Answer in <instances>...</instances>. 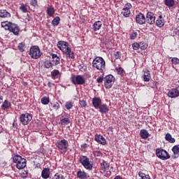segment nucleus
<instances>
[{
    "label": "nucleus",
    "instance_id": "nucleus-15",
    "mask_svg": "<svg viewBox=\"0 0 179 179\" xmlns=\"http://www.w3.org/2000/svg\"><path fill=\"white\" fill-rule=\"evenodd\" d=\"M179 96V91L177 88L171 89L168 92V96L171 97V99H176V97H178Z\"/></svg>",
    "mask_w": 179,
    "mask_h": 179
},
{
    "label": "nucleus",
    "instance_id": "nucleus-26",
    "mask_svg": "<svg viewBox=\"0 0 179 179\" xmlns=\"http://www.w3.org/2000/svg\"><path fill=\"white\" fill-rule=\"evenodd\" d=\"M108 169H110V166L108 165V164H107V162H103V163L101 164V170L103 173L105 171H107V170H108Z\"/></svg>",
    "mask_w": 179,
    "mask_h": 179
},
{
    "label": "nucleus",
    "instance_id": "nucleus-49",
    "mask_svg": "<svg viewBox=\"0 0 179 179\" xmlns=\"http://www.w3.org/2000/svg\"><path fill=\"white\" fill-rule=\"evenodd\" d=\"M79 104L82 107H86V106H87V103H86V101H85V100L80 101Z\"/></svg>",
    "mask_w": 179,
    "mask_h": 179
},
{
    "label": "nucleus",
    "instance_id": "nucleus-35",
    "mask_svg": "<svg viewBox=\"0 0 179 179\" xmlns=\"http://www.w3.org/2000/svg\"><path fill=\"white\" fill-rule=\"evenodd\" d=\"M59 20H61V19L59 18V17H56L55 18H54L52 21V24L53 26H58V24H59Z\"/></svg>",
    "mask_w": 179,
    "mask_h": 179
},
{
    "label": "nucleus",
    "instance_id": "nucleus-28",
    "mask_svg": "<svg viewBox=\"0 0 179 179\" xmlns=\"http://www.w3.org/2000/svg\"><path fill=\"white\" fill-rule=\"evenodd\" d=\"M10 106V102L8 101V100H5L3 104L1 105V108L2 110H7V108H9Z\"/></svg>",
    "mask_w": 179,
    "mask_h": 179
},
{
    "label": "nucleus",
    "instance_id": "nucleus-34",
    "mask_svg": "<svg viewBox=\"0 0 179 179\" xmlns=\"http://www.w3.org/2000/svg\"><path fill=\"white\" fill-rule=\"evenodd\" d=\"M20 10L23 13H27V6L26 4L22 3L20 6Z\"/></svg>",
    "mask_w": 179,
    "mask_h": 179
},
{
    "label": "nucleus",
    "instance_id": "nucleus-19",
    "mask_svg": "<svg viewBox=\"0 0 179 179\" xmlns=\"http://www.w3.org/2000/svg\"><path fill=\"white\" fill-rule=\"evenodd\" d=\"M92 105L95 108H99L101 105V99L98 97H94L92 99Z\"/></svg>",
    "mask_w": 179,
    "mask_h": 179
},
{
    "label": "nucleus",
    "instance_id": "nucleus-33",
    "mask_svg": "<svg viewBox=\"0 0 179 179\" xmlns=\"http://www.w3.org/2000/svg\"><path fill=\"white\" fill-rule=\"evenodd\" d=\"M62 125H68L71 122V120L68 117H65L60 120Z\"/></svg>",
    "mask_w": 179,
    "mask_h": 179
},
{
    "label": "nucleus",
    "instance_id": "nucleus-46",
    "mask_svg": "<svg viewBox=\"0 0 179 179\" xmlns=\"http://www.w3.org/2000/svg\"><path fill=\"white\" fill-rule=\"evenodd\" d=\"M116 71L118 75H122L124 73V69L122 67H116Z\"/></svg>",
    "mask_w": 179,
    "mask_h": 179
},
{
    "label": "nucleus",
    "instance_id": "nucleus-39",
    "mask_svg": "<svg viewBox=\"0 0 179 179\" xmlns=\"http://www.w3.org/2000/svg\"><path fill=\"white\" fill-rule=\"evenodd\" d=\"M52 179H65V177L62 174L56 173Z\"/></svg>",
    "mask_w": 179,
    "mask_h": 179
},
{
    "label": "nucleus",
    "instance_id": "nucleus-41",
    "mask_svg": "<svg viewBox=\"0 0 179 179\" xmlns=\"http://www.w3.org/2000/svg\"><path fill=\"white\" fill-rule=\"evenodd\" d=\"M59 75V71L55 69L51 72L52 78H55V76H58Z\"/></svg>",
    "mask_w": 179,
    "mask_h": 179
},
{
    "label": "nucleus",
    "instance_id": "nucleus-61",
    "mask_svg": "<svg viewBox=\"0 0 179 179\" xmlns=\"http://www.w3.org/2000/svg\"><path fill=\"white\" fill-rule=\"evenodd\" d=\"M0 134H2V130L0 129Z\"/></svg>",
    "mask_w": 179,
    "mask_h": 179
},
{
    "label": "nucleus",
    "instance_id": "nucleus-3",
    "mask_svg": "<svg viewBox=\"0 0 179 179\" xmlns=\"http://www.w3.org/2000/svg\"><path fill=\"white\" fill-rule=\"evenodd\" d=\"M13 162L16 164V167L18 170H23L26 167L27 160L20 155L14 156Z\"/></svg>",
    "mask_w": 179,
    "mask_h": 179
},
{
    "label": "nucleus",
    "instance_id": "nucleus-48",
    "mask_svg": "<svg viewBox=\"0 0 179 179\" xmlns=\"http://www.w3.org/2000/svg\"><path fill=\"white\" fill-rule=\"evenodd\" d=\"M103 80H104V77H103V76L98 77L96 79L97 83H103Z\"/></svg>",
    "mask_w": 179,
    "mask_h": 179
},
{
    "label": "nucleus",
    "instance_id": "nucleus-8",
    "mask_svg": "<svg viewBox=\"0 0 179 179\" xmlns=\"http://www.w3.org/2000/svg\"><path fill=\"white\" fill-rule=\"evenodd\" d=\"M156 155L157 157L162 160H167V159L170 158V155H169V152L163 149H157Z\"/></svg>",
    "mask_w": 179,
    "mask_h": 179
},
{
    "label": "nucleus",
    "instance_id": "nucleus-53",
    "mask_svg": "<svg viewBox=\"0 0 179 179\" xmlns=\"http://www.w3.org/2000/svg\"><path fill=\"white\" fill-rule=\"evenodd\" d=\"M27 17L25 18V22H31V21H33V18H31V17H30V15H29V14H27Z\"/></svg>",
    "mask_w": 179,
    "mask_h": 179
},
{
    "label": "nucleus",
    "instance_id": "nucleus-57",
    "mask_svg": "<svg viewBox=\"0 0 179 179\" xmlns=\"http://www.w3.org/2000/svg\"><path fill=\"white\" fill-rule=\"evenodd\" d=\"M114 179H122L120 176H116Z\"/></svg>",
    "mask_w": 179,
    "mask_h": 179
},
{
    "label": "nucleus",
    "instance_id": "nucleus-29",
    "mask_svg": "<svg viewBox=\"0 0 179 179\" xmlns=\"http://www.w3.org/2000/svg\"><path fill=\"white\" fill-rule=\"evenodd\" d=\"M172 151L173 152L174 156H176L177 157H178V155H179V145H174L172 148Z\"/></svg>",
    "mask_w": 179,
    "mask_h": 179
},
{
    "label": "nucleus",
    "instance_id": "nucleus-56",
    "mask_svg": "<svg viewBox=\"0 0 179 179\" xmlns=\"http://www.w3.org/2000/svg\"><path fill=\"white\" fill-rule=\"evenodd\" d=\"M81 148H83L84 149H86V148H87V144L84 143L81 145Z\"/></svg>",
    "mask_w": 179,
    "mask_h": 179
},
{
    "label": "nucleus",
    "instance_id": "nucleus-31",
    "mask_svg": "<svg viewBox=\"0 0 179 179\" xmlns=\"http://www.w3.org/2000/svg\"><path fill=\"white\" fill-rule=\"evenodd\" d=\"M44 66L45 68H47L48 69L49 68H52V66H54V64H52V62H51V60H46L45 62H44Z\"/></svg>",
    "mask_w": 179,
    "mask_h": 179
},
{
    "label": "nucleus",
    "instance_id": "nucleus-37",
    "mask_svg": "<svg viewBox=\"0 0 179 179\" xmlns=\"http://www.w3.org/2000/svg\"><path fill=\"white\" fill-rule=\"evenodd\" d=\"M138 176L139 177H141V179H150V176H149V175L143 173L141 171L138 173Z\"/></svg>",
    "mask_w": 179,
    "mask_h": 179
},
{
    "label": "nucleus",
    "instance_id": "nucleus-23",
    "mask_svg": "<svg viewBox=\"0 0 179 179\" xmlns=\"http://www.w3.org/2000/svg\"><path fill=\"white\" fill-rule=\"evenodd\" d=\"M98 108H99V113L101 114H107L108 113V107H107L106 104H101Z\"/></svg>",
    "mask_w": 179,
    "mask_h": 179
},
{
    "label": "nucleus",
    "instance_id": "nucleus-27",
    "mask_svg": "<svg viewBox=\"0 0 179 179\" xmlns=\"http://www.w3.org/2000/svg\"><path fill=\"white\" fill-rule=\"evenodd\" d=\"M166 141H168L170 143H174L176 139L171 136V134L167 133L165 136Z\"/></svg>",
    "mask_w": 179,
    "mask_h": 179
},
{
    "label": "nucleus",
    "instance_id": "nucleus-38",
    "mask_svg": "<svg viewBox=\"0 0 179 179\" xmlns=\"http://www.w3.org/2000/svg\"><path fill=\"white\" fill-rule=\"evenodd\" d=\"M41 103L42 104L47 105L48 103H50V98L47 96H44L41 99Z\"/></svg>",
    "mask_w": 179,
    "mask_h": 179
},
{
    "label": "nucleus",
    "instance_id": "nucleus-30",
    "mask_svg": "<svg viewBox=\"0 0 179 179\" xmlns=\"http://www.w3.org/2000/svg\"><path fill=\"white\" fill-rule=\"evenodd\" d=\"M87 174H86V172L85 171H79L78 173H77V176L78 178H80V179H85L87 177Z\"/></svg>",
    "mask_w": 179,
    "mask_h": 179
},
{
    "label": "nucleus",
    "instance_id": "nucleus-21",
    "mask_svg": "<svg viewBox=\"0 0 179 179\" xmlns=\"http://www.w3.org/2000/svg\"><path fill=\"white\" fill-rule=\"evenodd\" d=\"M63 53L67 55L68 57L70 58L71 59H73V58H75V54L69 47L67 48L66 51H64Z\"/></svg>",
    "mask_w": 179,
    "mask_h": 179
},
{
    "label": "nucleus",
    "instance_id": "nucleus-42",
    "mask_svg": "<svg viewBox=\"0 0 179 179\" xmlns=\"http://www.w3.org/2000/svg\"><path fill=\"white\" fill-rule=\"evenodd\" d=\"M65 107L67 110H71L72 107H73V104L71 101H68L66 103Z\"/></svg>",
    "mask_w": 179,
    "mask_h": 179
},
{
    "label": "nucleus",
    "instance_id": "nucleus-50",
    "mask_svg": "<svg viewBox=\"0 0 179 179\" xmlns=\"http://www.w3.org/2000/svg\"><path fill=\"white\" fill-rule=\"evenodd\" d=\"M132 47L134 48V50H139V43H134L132 44Z\"/></svg>",
    "mask_w": 179,
    "mask_h": 179
},
{
    "label": "nucleus",
    "instance_id": "nucleus-22",
    "mask_svg": "<svg viewBox=\"0 0 179 179\" xmlns=\"http://www.w3.org/2000/svg\"><path fill=\"white\" fill-rule=\"evenodd\" d=\"M0 17L8 19L10 17V13L8 12L6 10H0Z\"/></svg>",
    "mask_w": 179,
    "mask_h": 179
},
{
    "label": "nucleus",
    "instance_id": "nucleus-7",
    "mask_svg": "<svg viewBox=\"0 0 179 179\" xmlns=\"http://www.w3.org/2000/svg\"><path fill=\"white\" fill-rule=\"evenodd\" d=\"M33 115L30 113H22L20 115V121L22 125H28L31 121Z\"/></svg>",
    "mask_w": 179,
    "mask_h": 179
},
{
    "label": "nucleus",
    "instance_id": "nucleus-17",
    "mask_svg": "<svg viewBox=\"0 0 179 179\" xmlns=\"http://www.w3.org/2000/svg\"><path fill=\"white\" fill-rule=\"evenodd\" d=\"M95 141L98 143H100L101 145H106L107 143V141H106V138L101 135H95Z\"/></svg>",
    "mask_w": 179,
    "mask_h": 179
},
{
    "label": "nucleus",
    "instance_id": "nucleus-11",
    "mask_svg": "<svg viewBox=\"0 0 179 179\" xmlns=\"http://www.w3.org/2000/svg\"><path fill=\"white\" fill-rule=\"evenodd\" d=\"M68 146H69V143H68V141L63 139L60 141L57 142V148L60 150H63V152H66V150L68 149Z\"/></svg>",
    "mask_w": 179,
    "mask_h": 179
},
{
    "label": "nucleus",
    "instance_id": "nucleus-55",
    "mask_svg": "<svg viewBox=\"0 0 179 179\" xmlns=\"http://www.w3.org/2000/svg\"><path fill=\"white\" fill-rule=\"evenodd\" d=\"M94 155L95 156H101V152H100V151H96V152H94Z\"/></svg>",
    "mask_w": 179,
    "mask_h": 179
},
{
    "label": "nucleus",
    "instance_id": "nucleus-5",
    "mask_svg": "<svg viewBox=\"0 0 179 179\" xmlns=\"http://www.w3.org/2000/svg\"><path fill=\"white\" fill-rule=\"evenodd\" d=\"M79 162L83 166L86 170H92L93 169V165L90 164V160L86 156H80L79 158Z\"/></svg>",
    "mask_w": 179,
    "mask_h": 179
},
{
    "label": "nucleus",
    "instance_id": "nucleus-52",
    "mask_svg": "<svg viewBox=\"0 0 179 179\" xmlns=\"http://www.w3.org/2000/svg\"><path fill=\"white\" fill-rule=\"evenodd\" d=\"M30 5H31V6H37V0H31Z\"/></svg>",
    "mask_w": 179,
    "mask_h": 179
},
{
    "label": "nucleus",
    "instance_id": "nucleus-1",
    "mask_svg": "<svg viewBox=\"0 0 179 179\" xmlns=\"http://www.w3.org/2000/svg\"><path fill=\"white\" fill-rule=\"evenodd\" d=\"M1 27H4L6 30H9V31L13 33L15 36H17L19 34V31H20V29H19V26H17V24L8 22V21L2 22Z\"/></svg>",
    "mask_w": 179,
    "mask_h": 179
},
{
    "label": "nucleus",
    "instance_id": "nucleus-24",
    "mask_svg": "<svg viewBox=\"0 0 179 179\" xmlns=\"http://www.w3.org/2000/svg\"><path fill=\"white\" fill-rule=\"evenodd\" d=\"M101 26H103V24L101 23V21L95 22L93 24L94 31H97V30H100V29H101Z\"/></svg>",
    "mask_w": 179,
    "mask_h": 179
},
{
    "label": "nucleus",
    "instance_id": "nucleus-13",
    "mask_svg": "<svg viewBox=\"0 0 179 179\" xmlns=\"http://www.w3.org/2000/svg\"><path fill=\"white\" fill-rule=\"evenodd\" d=\"M57 48L64 52V51H66L67 48H69L68 42H65L64 41H59L57 44Z\"/></svg>",
    "mask_w": 179,
    "mask_h": 179
},
{
    "label": "nucleus",
    "instance_id": "nucleus-16",
    "mask_svg": "<svg viewBox=\"0 0 179 179\" xmlns=\"http://www.w3.org/2000/svg\"><path fill=\"white\" fill-rule=\"evenodd\" d=\"M52 57V64L53 66H57L61 64V59L58 57L57 54H51Z\"/></svg>",
    "mask_w": 179,
    "mask_h": 179
},
{
    "label": "nucleus",
    "instance_id": "nucleus-10",
    "mask_svg": "<svg viewBox=\"0 0 179 179\" xmlns=\"http://www.w3.org/2000/svg\"><path fill=\"white\" fill-rule=\"evenodd\" d=\"M71 82L73 85H83L85 84V77L83 76H73L71 77Z\"/></svg>",
    "mask_w": 179,
    "mask_h": 179
},
{
    "label": "nucleus",
    "instance_id": "nucleus-60",
    "mask_svg": "<svg viewBox=\"0 0 179 179\" xmlns=\"http://www.w3.org/2000/svg\"><path fill=\"white\" fill-rule=\"evenodd\" d=\"M163 17L162 15H159V20H162Z\"/></svg>",
    "mask_w": 179,
    "mask_h": 179
},
{
    "label": "nucleus",
    "instance_id": "nucleus-14",
    "mask_svg": "<svg viewBox=\"0 0 179 179\" xmlns=\"http://www.w3.org/2000/svg\"><path fill=\"white\" fill-rule=\"evenodd\" d=\"M136 22L138 23V24H143L146 23V18L143 13H140L136 16Z\"/></svg>",
    "mask_w": 179,
    "mask_h": 179
},
{
    "label": "nucleus",
    "instance_id": "nucleus-20",
    "mask_svg": "<svg viewBox=\"0 0 179 179\" xmlns=\"http://www.w3.org/2000/svg\"><path fill=\"white\" fill-rule=\"evenodd\" d=\"M144 74H143V79L144 82H149L150 79H152V76H150V71L148 69L143 70Z\"/></svg>",
    "mask_w": 179,
    "mask_h": 179
},
{
    "label": "nucleus",
    "instance_id": "nucleus-44",
    "mask_svg": "<svg viewBox=\"0 0 179 179\" xmlns=\"http://www.w3.org/2000/svg\"><path fill=\"white\" fill-rule=\"evenodd\" d=\"M47 13L49 16H52V15L55 13V10H54V8H48L47 10Z\"/></svg>",
    "mask_w": 179,
    "mask_h": 179
},
{
    "label": "nucleus",
    "instance_id": "nucleus-32",
    "mask_svg": "<svg viewBox=\"0 0 179 179\" xmlns=\"http://www.w3.org/2000/svg\"><path fill=\"white\" fill-rule=\"evenodd\" d=\"M174 0H165V5L169 8H172L175 5Z\"/></svg>",
    "mask_w": 179,
    "mask_h": 179
},
{
    "label": "nucleus",
    "instance_id": "nucleus-45",
    "mask_svg": "<svg viewBox=\"0 0 179 179\" xmlns=\"http://www.w3.org/2000/svg\"><path fill=\"white\" fill-rule=\"evenodd\" d=\"M113 57L115 59H120V58H121V52H115Z\"/></svg>",
    "mask_w": 179,
    "mask_h": 179
},
{
    "label": "nucleus",
    "instance_id": "nucleus-6",
    "mask_svg": "<svg viewBox=\"0 0 179 179\" xmlns=\"http://www.w3.org/2000/svg\"><path fill=\"white\" fill-rule=\"evenodd\" d=\"M103 80L106 89H111L114 85V82H115V78L113 75H108L104 78Z\"/></svg>",
    "mask_w": 179,
    "mask_h": 179
},
{
    "label": "nucleus",
    "instance_id": "nucleus-59",
    "mask_svg": "<svg viewBox=\"0 0 179 179\" xmlns=\"http://www.w3.org/2000/svg\"><path fill=\"white\" fill-rule=\"evenodd\" d=\"M3 97H2V96H0V101H2Z\"/></svg>",
    "mask_w": 179,
    "mask_h": 179
},
{
    "label": "nucleus",
    "instance_id": "nucleus-47",
    "mask_svg": "<svg viewBox=\"0 0 179 179\" xmlns=\"http://www.w3.org/2000/svg\"><path fill=\"white\" fill-rule=\"evenodd\" d=\"M171 62H172V64L177 65V64H179V59L177 57H173L172 58Z\"/></svg>",
    "mask_w": 179,
    "mask_h": 179
},
{
    "label": "nucleus",
    "instance_id": "nucleus-40",
    "mask_svg": "<svg viewBox=\"0 0 179 179\" xmlns=\"http://www.w3.org/2000/svg\"><path fill=\"white\" fill-rule=\"evenodd\" d=\"M139 48H141V50H146V48H148V45H146V43L143 42H140Z\"/></svg>",
    "mask_w": 179,
    "mask_h": 179
},
{
    "label": "nucleus",
    "instance_id": "nucleus-36",
    "mask_svg": "<svg viewBox=\"0 0 179 179\" xmlns=\"http://www.w3.org/2000/svg\"><path fill=\"white\" fill-rule=\"evenodd\" d=\"M156 24L158 27H163L164 26V20H157Z\"/></svg>",
    "mask_w": 179,
    "mask_h": 179
},
{
    "label": "nucleus",
    "instance_id": "nucleus-18",
    "mask_svg": "<svg viewBox=\"0 0 179 179\" xmlns=\"http://www.w3.org/2000/svg\"><path fill=\"white\" fill-rule=\"evenodd\" d=\"M50 168H43L41 172V177L44 179L50 178Z\"/></svg>",
    "mask_w": 179,
    "mask_h": 179
},
{
    "label": "nucleus",
    "instance_id": "nucleus-9",
    "mask_svg": "<svg viewBox=\"0 0 179 179\" xmlns=\"http://www.w3.org/2000/svg\"><path fill=\"white\" fill-rule=\"evenodd\" d=\"M132 8V5L128 3L124 5V8L122 9L121 15H122L123 17H129L131 16V10Z\"/></svg>",
    "mask_w": 179,
    "mask_h": 179
},
{
    "label": "nucleus",
    "instance_id": "nucleus-12",
    "mask_svg": "<svg viewBox=\"0 0 179 179\" xmlns=\"http://www.w3.org/2000/svg\"><path fill=\"white\" fill-rule=\"evenodd\" d=\"M145 22L146 23H148V24H154L156 22L155 14H153V13H148L145 17Z\"/></svg>",
    "mask_w": 179,
    "mask_h": 179
},
{
    "label": "nucleus",
    "instance_id": "nucleus-2",
    "mask_svg": "<svg viewBox=\"0 0 179 179\" xmlns=\"http://www.w3.org/2000/svg\"><path fill=\"white\" fill-rule=\"evenodd\" d=\"M92 66L98 71H104L106 69V61L103 57H97L93 60Z\"/></svg>",
    "mask_w": 179,
    "mask_h": 179
},
{
    "label": "nucleus",
    "instance_id": "nucleus-43",
    "mask_svg": "<svg viewBox=\"0 0 179 179\" xmlns=\"http://www.w3.org/2000/svg\"><path fill=\"white\" fill-rule=\"evenodd\" d=\"M18 50L21 52H23V51H24V43H20L18 45Z\"/></svg>",
    "mask_w": 179,
    "mask_h": 179
},
{
    "label": "nucleus",
    "instance_id": "nucleus-62",
    "mask_svg": "<svg viewBox=\"0 0 179 179\" xmlns=\"http://www.w3.org/2000/svg\"><path fill=\"white\" fill-rule=\"evenodd\" d=\"M0 104H1V101H0Z\"/></svg>",
    "mask_w": 179,
    "mask_h": 179
},
{
    "label": "nucleus",
    "instance_id": "nucleus-51",
    "mask_svg": "<svg viewBox=\"0 0 179 179\" xmlns=\"http://www.w3.org/2000/svg\"><path fill=\"white\" fill-rule=\"evenodd\" d=\"M136 36H138V34H136V32H134L130 35V38L131 40H135V38H136Z\"/></svg>",
    "mask_w": 179,
    "mask_h": 179
},
{
    "label": "nucleus",
    "instance_id": "nucleus-4",
    "mask_svg": "<svg viewBox=\"0 0 179 179\" xmlns=\"http://www.w3.org/2000/svg\"><path fill=\"white\" fill-rule=\"evenodd\" d=\"M42 52L40 51V48L37 45L31 47L29 50V55L34 59H38L42 55Z\"/></svg>",
    "mask_w": 179,
    "mask_h": 179
},
{
    "label": "nucleus",
    "instance_id": "nucleus-54",
    "mask_svg": "<svg viewBox=\"0 0 179 179\" xmlns=\"http://www.w3.org/2000/svg\"><path fill=\"white\" fill-rule=\"evenodd\" d=\"M53 108H55V110H58L59 108V103H55L53 104Z\"/></svg>",
    "mask_w": 179,
    "mask_h": 179
},
{
    "label": "nucleus",
    "instance_id": "nucleus-25",
    "mask_svg": "<svg viewBox=\"0 0 179 179\" xmlns=\"http://www.w3.org/2000/svg\"><path fill=\"white\" fill-rule=\"evenodd\" d=\"M140 136H141L143 139H148V136H150L149 131L146 129H141L140 131Z\"/></svg>",
    "mask_w": 179,
    "mask_h": 179
},
{
    "label": "nucleus",
    "instance_id": "nucleus-58",
    "mask_svg": "<svg viewBox=\"0 0 179 179\" xmlns=\"http://www.w3.org/2000/svg\"><path fill=\"white\" fill-rule=\"evenodd\" d=\"M48 87H51V83L48 82Z\"/></svg>",
    "mask_w": 179,
    "mask_h": 179
}]
</instances>
